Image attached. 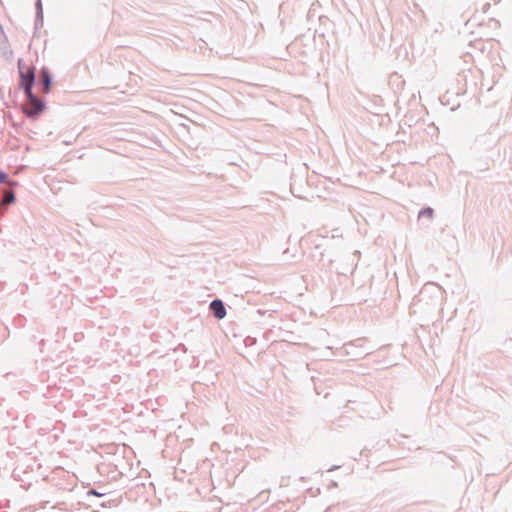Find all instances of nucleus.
<instances>
[{
  "instance_id": "f257e3e1",
  "label": "nucleus",
  "mask_w": 512,
  "mask_h": 512,
  "mask_svg": "<svg viewBox=\"0 0 512 512\" xmlns=\"http://www.w3.org/2000/svg\"><path fill=\"white\" fill-rule=\"evenodd\" d=\"M18 68L20 74V85L24 89L25 94H30L34 83V68L23 63L22 59L18 60Z\"/></svg>"
},
{
  "instance_id": "f03ea898",
  "label": "nucleus",
  "mask_w": 512,
  "mask_h": 512,
  "mask_svg": "<svg viewBox=\"0 0 512 512\" xmlns=\"http://www.w3.org/2000/svg\"><path fill=\"white\" fill-rule=\"evenodd\" d=\"M26 96L28 101L23 107L24 113L29 117H34L41 113L43 111L44 104L32 94V91L30 94H26Z\"/></svg>"
},
{
  "instance_id": "7ed1b4c3",
  "label": "nucleus",
  "mask_w": 512,
  "mask_h": 512,
  "mask_svg": "<svg viewBox=\"0 0 512 512\" xmlns=\"http://www.w3.org/2000/svg\"><path fill=\"white\" fill-rule=\"evenodd\" d=\"M210 309L212 310L214 316L218 319H223L226 316V309L221 300H213L210 303Z\"/></svg>"
},
{
  "instance_id": "20e7f679",
  "label": "nucleus",
  "mask_w": 512,
  "mask_h": 512,
  "mask_svg": "<svg viewBox=\"0 0 512 512\" xmlns=\"http://www.w3.org/2000/svg\"><path fill=\"white\" fill-rule=\"evenodd\" d=\"M42 81H43V91L45 93L49 92L50 84H51V79H50V76H49V74H48V72L46 70L42 71Z\"/></svg>"
},
{
  "instance_id": "39448f33",
  "label": "nucleus",
  "mask_w": 512,
  "mask_h": 512,
  "mask_svg": "<svg viewBox=\"0 0 512 512\" xmlns=\"http://www.w3.org/2000/svg\"><path fill=\"white\" fill-rule=\"evenodd\" d=\"M15 200V196H14V193L11 192V191H8V192H5L4 194V197H3V200H2V203L3 204H11L13 203Z\"/></svg>"
},
{
  "instance_id": "423d86ee",
  "label": "nucleus",
  "mask_w": 512,
  "mask_h": 512,
  "mask_svg": "<svg viewBox=\"0 0 512 512\" xmlns=\"http://www.w3.org/2000/svg\"><path fill=\"white\" fill-rule=\"evenodd\" d=\"M88 494H90V495H95V496H102V495H103V494H100V493L96 492L95 490H90V491L88 492Z\"/></svg>"
},
{
  "instance_id": "0eeeda50",
  "label": "nucleus",
  "mask_w": 512,
  "mask_h": 512,
  "mask_svg": "<svg viewBox=\"0 0 512 512\" xmlns=\"http://www.w3.org/2000/svg\"><path fill=\"white\" fill-rule=\"evenodd\" d=\"M7 176L5 174H0V182H6Z\"/></svg>"
},
{
  "instance_id": "6e6552de",
  "label": "nucleus",
  "mask_w": 512,
  "mask_h": 512,
  "mask_svg": "<svg viewBox=\"0 0 512 512\" xmlns=\"http://www.w3.org/2000/svg\"><path fill=\"white\" fill-rule=\"evenodd\" d=\"M425 213H426V215L431 216L432 210L431 209H427L426 211L421 212V214H425Z\"/></svg>"
}]
</instances>
